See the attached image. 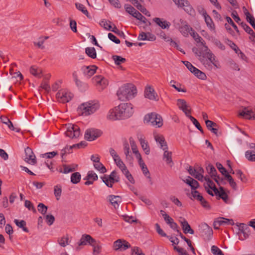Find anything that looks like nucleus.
<instances>
[{
	"label": "nucleus",
	"mask_w": 255,
	"mask_h": 255,
	"mask_svg": "<svg viewBox=\"0 0 255 255\" xmlns=\"http://www.w3.org/2000/svg\"><path fill=\"white\" fill-rule=\"evenodd\" d=\"M203 180L206 181V184H205V185H206L207 188L213 190L214 193H218V189L216 187L215 184L212 180L206 177H204Z\"/></svg>",
	"instance_id": "32"
},
{
	"label": "nucleus",
	"mask_w": 255,
	"mask_h": 255,
	"mask_svg": "<svg viewBox=\"0 0 255 255\" xmlns=\"http://www.w3.org/2000/svg\"><path fill=\"white\" fill-rule=\"evenodd\" d=\"M191 195L193 199L200 202L201 200H203V196L196 190H192L191 192Z\"/></svg>",
	"instance_id": "54"
},
{
	"label": "nucleus",
	"mask_w": 255,
	"mask_h": 255,
	"mask_svg": "<svg viewBox=\"0 0 255 255\" xmlns=\"http://www.w3.org/2000/svg\"><path fill=\"white\" fill-rule=\"evenodd\" d=\"M211 252L214 255H224L223 252L216 246L211 247Z\"/></svg>",
	"instance_id": "61"
},
{
	"label": "nucleus",
	"mask_w": 255,
	"mask_h": 255,
	"mask_svg": "<svg viewBox=\"0 0 255 255\" xmlns=\"http://www.w3.org/2000/svg\"><path fill=\"white\" fill-rule=\"evenodd\" d=\"M239 116L245 119L255 120V106L252 108L245 107L241 110L239 114Z\"/></svg>",
	"instance_id": "8"
},
{
	"label": "nucleus",
	"mask_w": 255,
	"mask_h": 255,
	"mask_svg": "<svg viewBox=\"0 0 255 255\" xmlns=\"http://www.w3.org/2000/svg\"><path fill=\"white\" fill-rule=\"evenodd\" d=\"M180 31L184 35H188V33L192 35V32H193L194 30L189 25H185L180 28Z\"/></svg>",
	"instance_id": "39"
},
{
	"label": "nucleus",
	"mask_w": 255,
	"mask_h": 255,
	"mask_svg": "<svg viewBox=\"0 0 255 255\" xmlns=\"http://www.w3.org/2000/svg\"><path fill=\"white\" fill-rule=\"evenodd\" d=\"M56 97L59 102L65 103L72 100L73 94L66 90H60L56 94Z\"/></svg>",
	"instance_id": "6"
},
{
	"label": "nucleus",
	"mask_w": 255,
	"mask_h": 255,
	"mask_svg": "<svg viewBox=\"0 0 255 255\" xmlns=\"http://www.w3.org/2000/svg\"><path fill=\"white\" fill-rule=\"evenodd\" d=\"M179 221L185 234L189 233L192 235L194 234L193 230L191 229L190 225L184 218L181 217Z\"/></svg>",
	"instance_id": "21"
},
{
	"label": "nucleus",
	"mask_w": 255,
	"mask_h": 255,
	"mask_svg": "<svg viewBox=\"0 0 255 255\" xmlns=\"http://www.w3.org/2000/svg\"><path fill=\"white\" fill-rule=\"evenodd\" d=\"M97 69V67L96 66L91 65L82 67V70L83 71L84 75L87 78H89L95 74Z\"/></svg>",
	"instance_id": "20"
},
{
	"label": "nucleus",
	"mask_w": 255,
	"mask_h": 255,
	"mask_svg": "<svg viewBox=\"0 0 255 255\" xmlns=\"http://www.w3.org/2000/svg\"><path fill=\"white\" fill-rule=\"evenodd\" d=\"M93 242H95V239L89 235L84 234L82 236L79 242L78 243V246L76 248L75 250L79 251L81 250L80 246H84L87 244H92Z\"/></svg>",
	"instance_id": "17"
},
{
	"label": "nucleus",
	"mask_w": 255,
	"mask_h": 255,
	"mask_svg": "<svg viewBox=\"0 0 255 255\" xmlns=\"http://www.w3.org/2000/svg\"><path fill=\"white\" fill-rule=\"evenodd\" d=\"M24 160L27 163L31 165H35L36 162V157L34 155L32 149L29 147L25 149V156Z\"/></svg>",
	"instance_id": "13"
},
{
	"label": "nucleus",
	"mask_w": 255,
	"mask_h": 255,
	"mask_svg": "<svg viewBox=\"0 0 255 255\" xmlns=\"http://www.w3.org/2000/svg\"><path fill=\"white\" fill-rule=\"evenodd\" d=\"M58 242L60 246L65 247L66 246L68 245L70 242L68 235H66L58 239Z\"/></svg>",
	"instance_id": "34"
},
{
	"label": "nucleus",
	"mask_w": 255,
	"mask_h": 255,
	"mask_svg": "<svg viewBox=\"0 0 255 255\" xmlns=\"http://www.w3.org/2000/svg\"><path fill=\"white\" fill-rule=\"evenodd\" d=\"M98 179L97 175L93 171H89L88 172L87 175L84 178V180L87 181L85 182V185H89L93 183L94 181Z\"/></svg>",
	"instance_id": "22"
},
{
	"label": "nucleus",
	"mask_w": 255,
	"mask_h": 255,
	"mask_svg": "<svg viewBox=\"0 0 255 255\" xmlns=\"http://www.w3.org/2000/svg\"><path fill=\"white\" fill-rule=\"evenodd\" d=\"M250 234V227L246 228L245 230L242 232V234H240L239 235V239L241 240H244L247 239L249 237Z\"/></svg>",
	"instance_id": "53"
},
{
	"label": "nucleus",
	"mask_w": 255,
	"mask_h": 255,
	"mask_svg": "<svg viewBox=\"0 0 255 255\" xmlns=\"http://www.w3.org/2000/svg\"><path fill=\"white\" fill-rule=\"evenodd\" d=\"M188 171L191 175L194 177L196 179L199 181H203L204 176L198 174L197 169L193 168L192 166H189Z\"/></svg>",
	"instance_id": "30"
},
{
	"label": "nucleus",
	"mask_w": 255,
	"mask_h": 255,
	"mask_svg": "<svg viewBox=\"0 0 255 255\" xmlns=\"http://www.w3.org/2000/svg\"><path fill=\"white\" fill-rule=\"evenodd\" d=\"M107 198L115 209L118 208L119 204L122 202V199L119 196L111 195L108 196Z\"/></svg>",
	"instance_id": "23"
},
{
	"label": "nucleus",
	"mask_w": 255,
	"mask_h": 255,
	"mask_svg": "<svg viewBox=\"0 0 255 255\" xmlns=\"http://www.w3.org/2000/svg\"><path fill=\"white\" fill-rule=\"evenodd\" d=\"M117 108L122 120L129 118L133 113V107L130 103H121Z\"/></svg>",
	"instance_id": "4"
},
{
	"label": "nucleus",
	"mask_w": 255,
	"mask_h": 255,
	"mask_svg": "<svg viewBox=\"0 0 255 255\" xmlns=\"http://www.w3.org/2000/svg\"><path fill=\"white\" fill-rule=\"evenodd\" d=\"M81 179V175L79 172H75L71 175V181L73 184L79 183Z\"/></svg>",
	"instance_id": "46"
},
{
	"label": "nucleus",
	"mask_w": 255,
	"mask_h": 255,
	"mask_svg": "<svg viewBox=\"0 0 255 255\" xmlns=\"http://www.w3.org/2000/svg\"><path fill=\"white\" fill-rule=\"evenodd\" d=\"M246 157L251 161H255V151L248 150L245 153Z\"/></svg>",
	"instance_id": "52"
},
{
	"label": "nucleus",
	"mask_w": 255,
	"mask_h": 255,
	"mask_svg": "<svg viewBox=\"0 0 255 255\" xmlns=\"http://www.w3.org/2000/svg\"><path fill=\"white\" fill-rule=\"evenodd\" d=\"M48 38V37L45 36V37H40L39 38L37 41H34L33 43L34 45L35 46L38 47V48L43 49H44L45 47L43 45L44 42H45V40L47 39Z\"/></svg>",
	"instance_id": "37"
},
{
	"label": "nucleus",
	"mask_w": 255,
	"mask_h": 255,
	"mask_svg": "<svg viewBox=\"0 0 255 255\" xmlns=\"http://www.w3.org/2000/svg\"><path fill=\"white\" fill-rule=\"evenodd\" d=\"M196 71L194 74L196 77L201 80H205L206 79L207 76L204 72L198 69Z\"/></svg>",
	"instance_id": "60"
},
{
	"label": "nucleus",
	"mask_w": 255,
	"mask_h": 255,
	"mask_svg": "<svg viewBox=\"0 0 255 255\" xmlns=\"http://www.w3.org/2000/svg\"><path fill=\"white\" fill-rule=\"evenodd\" d=\"M204 52L202 55L201 53H198V49L193 48L192 50L199 57V60L204 66V67L209 70H212L213 69H219L221 67L219 61L216 59L215 55L211 51L208 47L204 45Z\"/></svg>",
	"instance_id": "1"
},
{
	"label": "nucleus",
	"mask_w": 255,
	"mask_h": 255,
	"mask_svg": "<svg viewBox=\"0 0 255 255\" xmlns=\"http://www.w3.org/2000/svg\"><path fill=\"white\" fill-rule=\"evenodd\" d=\"M153 21L163 29L168 28L170 25L169 22L158 17L154 18Z\"/></svg>",
	"instance_id": "27"
},
{
	"label": "nucleus",
	"mask_w": 255,
	"mask_h": 255,
	"mask_svg": "<svg viewBox=\"0 0 255 255\" xmlns=\"http://www.w3.org/2000/svg\"><path fill=\"white\" fill-rule=\"evenodd\" d=\"M164 153L163 155V159L164 160L166 163L172 166L173 164V161L172 159V152L169 151L168 149H163Z\"/></svg>",
	"instance_id": "28"
},
{
	"label": "nucleus",
	"mask_w": 255,
	"mask_h": 255,
	"mask_svg": "<svg viewBox=\"0 0 255 255\" xmlns=\"http://www.w3.org/2000/svg\"><path fill=\"white\" fill-rule=\"evenodd\" d=\"M62 187L57 185L54 187V193L57 200H59L61 195Z\"/></svg>",
	"instance_id": "43"
},
{
	"label": "nucleus",
	"mask_w": 255,
	"mask_h": 255,
	"mask_svg": "<svg viewBox=\"0 0 255 255\" xmlns=\"http://www.w3.org/2000/svg\"><path fill=\"white\" fill-rule=\"evenodd\" d=\"M107 118L112 121L122 120L117 107L110 110L107 114Z\"/></svg>",
	"instance_id": "19"
},
{
	"label": "nucleus",
	"mask_w": 255,
	"mask_h": 255,
	"mask_svg": "<svg viewBox=\"0 0 255 255\" xmlns=\"http://www.w3.org/2000/svg\"><path fill=\"white\" fill-rule=\"evenodd\" d=\"M225 177L228 180L231 187L234 190H237L238 189L237 185L236 182L234 181V179L233 178V177L230 174H226Z\"/></svg>",
	"instance_id": "42"
},
{
	"label": "nucleus",
	"mask_w": 255,
	"mask_h": 255,
	"mask_svg": "<svg viewBox=\"0 0 255 255\" xmlns=\"http://www.w3.org/2000/svg\"><path fill=\"white\" fill-rule=\"evenodd\" d=\"M241 25L248 33L252 35L253 37L255 38V33L249 25L243 22L241 23Z\"/></svg>",
	"instance_id": "45"
},
{
	"label": "nucleus",
	"mask_w": 255,
	"mask_h": 255,
	"mask_svg": "<svg viewBox=\"0 0 255 255\" xmlns=\"http://www.w3.org/2000/svg\"><path fill=\"white\" fill-rule=\"evenodd\" d=\"M144 122L158 128H160L163 125V120L161 117L155 113L146 115L144 117Z\"/></svg>",
	"instance_id": "5"
},
{
	"label": "nucleus",
	"mask_w": 255,
	"mask_h": 255,
	"mask_svg": "<svg viewBox=\"0 0 255 255\" xmlns=\"http://www.w3.org/2000/svg\"><path fill=\"white\" fill-rule=\"evenodd\" d=\"M30 73L33 76L40 78L42 73V70L35 66H32L30 68Z\"/></svg>",
	"instance_id": "35"
},
{
	"label": "nucleus",
	"mask_w": 255,
	"mask_h": 255,
	"mask_svg": "<svg viewBox=\"0 0 255 255\" xmlns=\"http://www.w3.org/2000/svg\"><path fill=\"white\" fill-rule=\"evenodd\" d=\"M203 16L207 26L209 28V29L213 33H215V26L211 17L206 12L203 13Z\"/></svg>",
	"instance_id": "25"
},
{
	"label": "nucleus",
	"mask_w": 255,
	"mask_h": 255,
	"mask_svg": "<svg viewBox=\"0 0 255 255\" xmlns=\"http://www.w3.org/2000/svg\"><path fill=\"white\" fill-rule=\"evenodd\" d=\"M112 58L114 60L115 64L117 65H120L122 63L125 62L126 61L125 58L118 55H114L113 56Z\"/></svg>",
	"instance_id": "51"
},
{
	"label": "nucleus",
	"mask_w": 255,
	"mask_h": 255,
	"mask_svg": "<svg viewBox=\"0 0 255 255\" xmlns=\"http://www.w3.org/2000/svg\"><path fill=\"white\" fill-rule=\"evenodd\" d=\"M94 166L96 169L102 173H104L107 171L106 167L100 161L94 163Z\"/></svg>",
	"instance_id": "48"
},
{
	"label": "nucleus",
	"mask_w": 255,
	"mask_h": 255,
	"mask_svg": "<svg viewBox=\"0 0 255 255\" xmlns=\"http://www.w3.org/2000/svg\"><path fill=\"white\" fill-rule=\"evenodd\" d=\"M245 14L246 16L247 21L251 24L253 27L255 29V19L254 17L251 15L250 12L245 8Z\"/></svg>",
	"instance_id": "38"
},
{
	"label": "nucleus",
	"mask_w": 255,
	"mask_h": 255,
	"mask_svg": "<svg viewBox=\"0 0 255 255\" xmlns=\"http://www.w3.org/2000/svg\"><path fill=\"white\" fill-rule=\"evenodd\" d=\"M177 105L179 109L182 110L185 115L189 118L191 115V109L190 106L187 104L185 100L183 99H178L177 100Z\"/></svg>",
	"instance_id": "16"
},
{
	"label": "nucleus",
	"mask_w": 255,
	"mask_h": 255,
	"mask_svg": "<svg viewBox=\"0 0 255 255\" xmlns=\"http://www.w3.org/2000/svg\"><path fill=\"white\" fill-rule=\"evenodd\" d=\"M216 195L219 196L225 202L227 203L228 201V196L225 192L224 189L223 187H220L218 189V193H215Z\"/></svg>",
	"instance_id": "31"
},
{
	"label": "nucleus",
	"mask_w": 255,
	"mask_h": 255,
	"mask_svg": "<svg viewBox=\"0 0 255 255\" xmlns=\"http://www.w3.org/2000/svg\"><path fill=\"white\" fill-rule=\"evenodd\" d=\"M0 121L2 123L7 125L8 127L12 130H15V129L14 128V127L12 125V123L6 117L1 116Z\"/></svg>",
	"instance_id": "41"
},
{
	"label": "nucleus",
	"mask_w": 255,
	"mask_h": 255,
	"mask_svg": "<svg viewBox=\"0 0 255 255\" xmlns=\"http://www.w3.org/2000/svg\"><path fill=\"white\" fill-rule=\"evenodd\" d=\"M93 248V254L94 255H98L101 252L102 246L97 243L95 240V242L91 245Z\"/></svg>",
	"instance_id": "33"
},
{
	"label": "nucleus",
	"mask_w": 255,
	"mask_h": 255,
	"mask_svg": "<svg viewBox=\"0 0 255 255\" xmlns=\"http://www.w3.org/2000/svg\"><path fill=\"white\" fill-rule=\"evenodd\" d=\"M14 222L18 227L22 228L24 232H28V230L25 227L26 222L24 220L19 221L17 219H15Z\"/></svg>",
	"instance_id": "49"
},
{
	"label": "nucleus",
	"mask_w": 255,
	"mask_h": 255,
	"mask_svg": "<svg viewBox=\"0 0 255 255\" xmlns=\"http://www.w3.org/2000/svg\"><path fill=\"white\" fill-rule=\"evenodd\" d=\"M65 134L71 138L78 137L80 135V128L77 125L69 124Z\"/></svg>",
	"instance_id": "10"
},
{
	"label": "nucleus",
	"mask_w": 255,
	"mask_h": 255,
	"mask_svg": "<svg viewBox=\"0 0 255 255\" xmlns=\"http://www.w3.org/2000/svg\"><path fill=\"white\" fill-rule=\"evenodd\" d=\"M111 21L106 20H102L100 23L101 26L103 27L105 29L111 30L112 26L111 25Z\"/></svg>",
	"instance_id": "58"
},
{
	"label": "nucleus",
	"mask_w": 255,
	"mask_h": 255,
	"mask_svg": "<svg viewBox=\"0 0 255 255\" xmlns=\"http://www.w3.org/2000/svg\"><path fill=\"white\" fill-rule=\"evenodd\" d=\"M166 41L170 42V46L175 47L177 49L183 53L184 54L185 53L182 49L179 46L178 43L172 40L171 38H168Z\"/></svg>",
	"instance_id": "57"
},
{
	"label": "nucleus",
	"mask_w": 255,
	"mask_h": 255,
	"mask_svg": "<svg viewBox=\"0 0 255 255\" xmlns=\"http://www.w3.org/2000/svg\"><path fill=\"white\" fill-rule=\"evenodd\" d=\"M101 131L98 129L91 128L87 129L85 134V138L89 141H93L101 135Z\"/></svg>",
	"instance_id": "15"
},
{
	"label": "nucleus",
	"mask_w": 255,
	"mask_h": 255,
	"mask_svg": "<svg viewBox=\"0 0 255 255\" xmlns=\"http://www.w3.org/2000/svg\"><path fill=\"white\" fill-rule=\"evenodd\" d=\"M219 225L220 226L224 225H233L234 221L232 219H228L225 218H219L217 219Z\"/></svg>",
	"instance_id": "40"
},
{
	"label": "nucleus",
	"mask_w": 255,
	"mask_h": 255,
	"mask_svg": "<svg viewBox=\"0 0 255 255\" xmlns=\"http://www.w3.org/2000/svg\"><path fill=\"white\" fill-rule=\"evenodd\" d=\"M137 94L136 87L131 84H126L121 86L117 93L119 100L127 101L134 98Z\"/></svg>",
	"instance_id": "2"
},
{
	"label": "nucleus",
	"mask_w": 255,
	"mask_h": 255,
	"mask_svg": "<svg viewBox=\"0 0 255 255\" xmlns=\"http://www.w3.org/2000/svg\"><path fill=\"white\" fill-rule=\"evenodd\" d=\"M191 35L197 42H200L202 45H205L204 41L203 40V38L200 36H199L197 33L195 32L194 30L193 32H192V35Z\"/></svg>",
	"instance_id": "55"
},
{
	"label": "nucleus",
	"mask_w": 255,
	"mask_h": 255,
	"mask_svg": "<svg viewBox=\"0 0 255 255\" xmlns=\"http://www.w3.org/2000/svg\"><path fill=\"white\" fill-rule=\"evenodd\" d=\"M92 81L99 91L104 90L108 85V80L101 75L95 76L92 79Z\"/></svg>",
	"instance_id": "12"
},
{
	"label": "nucleus",
	"mask_w": 255,
	"mask_h": 255,
	"mask_svg": "<svg viewBox=\"0 0 255 255\" xmlns=\"http://www.w3.org/2000/svg\"><path fill=\"white\" fill-rule=\"evenodd\" d=\"M129 142L130 144V146H131V148L132 152L135 154V156L138 154H140L138 150L136 145L135 141H134L133 138H129Z\"/></svg>",
	"instance_id": "47"
},
{
	"label": "nucleus",
	"mask_w": 255,
	"mask_h": 255,
	"mask_svg": "<svg viewBox=\"0 0 255 255\" xmlns=\"http://www.w3.org/2000/svg\"><path fill=\"white\" fill-rule=\"evenodd\" d=\"M144 94L145 98L150 100L158 101L159 100L157 94L151 85H147L145 86Z\"/></svg>",
	"instance_id": "11"
},
{
	"label": "nucleus",
	"mask_w": 255,
	"mask_h": 255,
	"mask_svg": "<svg viewBox=\"0 0 255 255\" xmlns=\"http://www.w3.org/2000/svg\"><path fill=\"white\" fill-rule=\"evenodd\" d=\"M178 7L182 8L187 13L192 15L194 10L187 0H173Z\"/></svg>",
	"instance_id": "9"
},
{
	"label": "nucleus",
	"mask_w": 255,
	"mask_h": 255,
	"mask_svg": "<svg viewBox=\"0 0 255 255\" xmlns=\"http://www.w3.org/2000/svg\"><path fill=\"white\" fill-rule=\"evenodd\" d=\"M139 141L145 153L147 155L149 154L150 153V148L147 142L145 140V138L143 136H141L139 138Z\"/></svg>",
	"instance_id": "29"
},
{
	"label": "nucleus",
	"mask_w": 255,
	"mask_h": 255,
	"mask_svg": "<svg viewBox=\"0 0 255 255\" xmlns=\"http://www.w3.org/2000/svg\"><path fill=\"white\" fill-rule=\"evenodd\" d=\"M76 6L78 10L82 11L87 16H89V12L83 4L79 3H76Z\"/></svg>",
	"instance_id": "56"
},
{
	"label": "nucleus",
	"mask_w": 255,
	"mask_h": 255,
	"mask_svg": "<svg viewBox=\"0 0 255 255\" xmlns=\"http://www.w3.org/2000/svg\"><path fill=\"white\" fill-rule=\"evenodd\" d=\"M86 53L90 57L94 59L96 57V52L94 47H87L85 49Z\"/></svg>",
	"instance_id": "44"
},
{
	"label": "nucleus",
	"mask_w": 255,
	"mask_h": 255,
	"mask_svg": "<svg viewBox=\"0 0 255 255\" xmlns=\"http://www.w3.org/2000/svg\"><path fill=\"white\" fill-rule=\"evenodd\" d=\"M156 39L155 36L150 32H141L138 36V40H148L150 41H153Z\"/></svg>",
	"instance_id": "24"
},
{
	"label": "nucleus",
	"mask_w": 255,
	"mask_h": 255,
	"mask_svg": "<svg viewBox=\"0 0 255 255\" xmlns=\"http://www.w3.org/2000/svg\"><path fill=\"white\" fill-rule=\"evenodd\" d=\"M200 233L206 241L211 240L213 234L212 229L206 223L202 224L200 225Z\"/></svg>",
	"instance_id": "7"
},
{
	"label": "nucleus",
	"mask_w": 255,
	"mask_h": 255,
	"mask_svg": "<svg viewBox=\"0 0 255 255\" xmlns=\"http://www.w3.org/2000/svg\"><path fill=\"white\" fill-rule=\"evenodd\" d=\"M130 247V244L124 239H118L114 243V247L116 251H126Z\"/></svg>",
	"instance_id": "14"
},
{
	"label": "nucleus",
	"mask_w": 255,
	"mask_h": 255,
	"mask_svg": "<svg viewBox=\"0 0 255 255\" xmlns=\"http://www.w3.org/2000/svg\"><path fill=\"white\" fill-rule=\"evenodd\" d=\"M81 144V143H78L76 144H73V145L70 146H66L62 150L61 152V155L62 157H63V156L66 154V153H69L71 152V150L74 147H78L79 148V146Z\"/></svg>",
	"instance_id": "36"
},
{
	"label": "nucleus",
	"mask_w": 255,
	"mask_h": 255,
	"mask_svg": "<svg viewBox=\"0 0 255 255\" xmlns=\"http://www.w3.org/2000/svg\"><path fill=\"white\" fill-rule=\"evenodd\" d=\"M131 255H145L141 249L137 247H134L131 249Z\"/></svg>",
	"instance_id": "59"
},
{
	"label": "nucleus",
	"mask_w": 255,
	"mask_h": 255,
	"mask_svg": "<svg viewBox=\"0 0 255 255\" xmlns=\"http://www.w3.org/2000/svg\"><path fill=\"white\" fill-rule=\"evenodd\" d=\"M174 250L176 251L179 255H187L188 254L185 250L180 247L174 246Z\"/></svg>",
	"instance_id": "64"
},
{
	"label": "nucleus",
	"mask_w": 255,
	"mask_h": 255,
	"mask_svg": "<svg viewBox=\"0 0 255 255\" xmlns=\"http://www.w3.org/2000/svg\"><path fill=\"white\" fill-rule=\"evenodd\" d=\"M154 138L156 142L159 144L161 149L162 150L168 149L167 143L163 135L158 133H154Z\"/></svg>",
	"instance_id": "18"
},
{
	"label": "nucleus",
	"mask_w": 255,
	"mask_h": 255,
	"mask_svg": "<svg viewBox=\"0 0 255 255\" xmlns=\"http://www.w3.org/2000/svg\"><path fill=\"white\" fill-rule=\"evenodd\" d=\"M129 145L127 142L124 143V152L126 156V159L129 163H132L133 162V157L131 154H130Z\"/></svg>",
	"instance_id": "26"
},
{
	"label": "nucleus",
	"mask_w": 255,
	"mask_h": 255,
	"mask_svg": "<svg viewBox=\"0 0 255 255\" xmlns=\"http://www.w3.org/2000/svg\"><path fill=\"white\" fill-rule=\"evenodd\" d=\"M206 170L211 176L213 178L217 174V171L215 168L211 164H209L206 167Z\"/></svg>",
	"instance_id": "50"
},
{
	"label": "nucleus",
	"mask_w": 255,
	"mask_h": 255,
	"mask_svg": "<svg viewBox=\"0 0 255 255\" xmlns=\"http://www.w3.org/2000/svg\"><path fill=\"white\" fill-rule=\"evenodd\" d=\"M38 211L42 215H45L47 210V207L43 203H39L37 206Z\"/></svg>",
	"instance_id": "63"
},
{
	"label": "nucleus",
	"mask_w": 255,
	"mask_h": 255,
	"mask_svg": "<svg viewBox=\"0 0 255 255\" xmlns=\"http://www.w3.org/2000/svg\"><path fill=\"white\" fill-rule=\"evenodd\" d=\"M100 107L98 101H90L80 105L77 111L78 114L83 116H88L95 113Z\"/></svg>",
	"instance_id": "3"
},
{
	"label": "nucleus",
	"mask_w": 255,
	"mask_h": 255,
	"mask_svg": "<svg viewBox=\"0 0 255 255\" xmlns=\"http://www.w3.org/2000/svg\"><path fill=\"white\" fill-rule=\"evenodd\" d=\"M108 178L112 181V182L114 183L115 182H117L119 181V177L117 174V172L115 171H113L112 172L111 174L109 175Z\"/></svg>",
	"instance_id": "62"
}]
</instances>
